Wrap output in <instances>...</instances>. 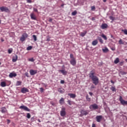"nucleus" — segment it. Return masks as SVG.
Returning <instances> with one entry per match:
<instances>
[{"label":"nucleus","mask_w":127,"mask_h":127,"mask_svg":"<svg viewBox=\"0 0 127 127\" xmlns=\"http://www.w3.org/2000/svg\"><path fill=\"white\" fill-rule=\"evenodd\" d=\"M120 62V59L119 58H117L114 61L115 64H118Z\"/></svg>","instance_id":"21"},{"label":"nucleus","mask_w":127,"mask_h":127,"mask_svg":"<svg viewBox=\"0 0 127 127\" xmlns=\"http://www.w3.org/2000/svg\"><path fill=\"white\" fill-rule=\"evenodd\" d=\"M6 112H7V110L5 107H2L1 108V112L2 113V114H5Z\"/></svg>","instance_id":"14"},{"label":"nucleus","mask_w":127,"mask_h":127,"mask_svg":"<svg viewBox=\"0 0 127 127\" xmlns=\"http://www.w3.org/2000/svg\"><path fill=\"white\" fill-rule=\"evenodd\" d=\"M70 63L71 65H72V66H75L76 63V59H71L70 61Z\"/></svg>","instance_id":"8"},{"label":"nucleus","mask_w":127,"mask_h":127,"mask_svg":"<svg viewBox=\"0 0 127 127\" xmlns=\"http://www.w3.org/2000/svg\"><path fill=\"white\" fill-rule=\"evenodd\" d=\"M121 103L122 104V105H127V101H125V100H123L122 101V102H121Z\"/></svg>","instance_id":"27"},{"label":"nucleus","mask_w":127,"mask_h":127,"mask_svg":"<svg viewBox=\"0 0 127 127\" xmlns=\"http://www.w3.org/2000/svg\"><path fill=\"white\" fill-rule=\"evenodd\" d=\"M64 5H62V6H63Z\"/></svg>","instance_id":"61"},{"label":"nucleus","mask_w":127,"mask_h":127,"mask_svg":"<svg viewBox=\"0 0 127 127\" xmlns=\"http://www.w3.org/2000/svg\"><path fill=\"white\" fill-rule=\"evenodd\" d=\"M98 40H99V42H100V43H102V44L104 43V41L100 37L98 38Z\"/></svg>","instance_id":"31"},{"label":"nucleus","mask_w":127,"mask_h":127,"mask_svg":"<svg viewBox=\"0 0 127 127\" xmlns=\"http://www.w3.org/2000/svg\"><path fill=\"white\" fill-rule=\"evenodd\" d=\"M89 77L92 80V82L94 85H97L99 84V78L94 75V73L91 71L89 73Z\"/></svg>","instance_id":"1"},{"label":"nucleus","mask_w":127,"mask_h":127,"mask_svg":"<svg viewBox=\"0 0 127 127\" xmlns=\"http://www.w3.org/2000/svg\"><path fill=\"white\" fill-rule=\"evenodd\" d=\"M111 49H112V50H113V51H115V48H112Z\"/></svg>","instance_id":"57"},{"label":"nucleus","mask_w":127,"mask_h":127,"mask_svg":"<svg viewBox=\"0 0 127 127\" xmlns=\"http://www.w3.org/2000/svg\"><path fill=\"white\" fill-rule=\"evenodd\" d=\"M70 58H71V59H75L74 58V56H73V54H72L70 55Z\"/></svg>","instance_id":"40"},{"label":"nucleus","mask_w":127,"mask_h":127,"mask_svg":"<svg viewBox=\"0 0 127 127\" xmlns=\"http://www.w3.org/2000/svg\"><path fill=\"white\" fill-rule=\"evenodd\" d=\"M34 11H35L36 12H37L38 11L37 8H34Z\"/></svg>","instance_id":"51"},{"label":"nucleus","mask_w":127,"mask_h":127,"mask_svg":"<svg viewBox=\"0 0 127 127\" xmlns=\"http://www.w3.org/2000/svg\"><path fill=\"white\" fill-rule=\"evenodd\" d=\"M122 31H123V32H124L125 33V34L127 35V30L122 29Z\"/></svg>","instance_id":"35"},{"label":"nucleus","mask_w":127,"mask_h":127,"mask_svg":"<svg viewBox=\"0 0 127 127\" xmlns=\"http://www.w3.org/2000/svg\"><path fill=\"white\" fill-rule=\"evenodd\" d=\"M68 96H69V97L70 98H72V99H75V98H76V95L74 94H72V93H69Z\"/></svg>","instance_id":"17"},{"label":"nucleus","mask_w":127,"mask_h":127,"mask_svg":"<svg viewBox=\"0 0 127 127\" xmlns=\"http://www.w3.org/2000/svg\"><path fill=\"white\" fill-rule=\"evenodd\" d=\"M65 83V81L63 80H62L61 81V84H64Z\"/></svg>","instance_id":"49"},{"label":"nucleus","mask_w":127,"mask_h":127,"mask_svg":"<svg viewBox=\"0 0 127 127\" xmlns=\"http://www.w3.org/2000/svg\"><path fill=\"white\" fill-rule=\"evenodd\" d=\"M32 49V46H29L27 48V50H31Z\"/></svg>","instance_id":"36"},{"label":"nucleus","mask_w":127,"mask_h":127,"mask_svg":"<svg viewBox=\"0 0 127 127\" xmlns=\"http://www.w3.org/2000/svg\"><path fill=\"white\" fill-rule=\"evenodd\" d=\"M109 18H110V19H111V20H115V18H114V17L112 16H110L109 17Z\"/></svg>","instance_id":"39"},{"label":"nucleus","mask_w":127,"mask_h":127,"mask_svg":"<svg viewBox=\"0 0 127 127\" xmlns=\"http://www.w3.org/2000/svg\"><path fill=\"white\" fill-rule=\"evenodd\" d=\"M31 117V115H30V114L28 113L27 114V119H30Z\"/></svg>","instance_id":"37"},{"label":"nucleus","mask_w":127,"mask_h":127,"mask_svg":"<svg viewBox=\"0 0 127 127\" xmlns=\"http://www.w3.org/2000/svg\"><path fill=\"white\" fill-rule=\"evenodd\" d=\"M12 52V50L9 49L8 50V53H9V54H10V53H11Z\"/></svg>","instance_id":"44"},{"label":"nucleus","mask_w":127,"mask_h":127,"mask_svg":"<svg viewBox=\"0 0 127 127\" xmlns=\"http://www.w3.org/2000/svg\"><path fill=\"white\" fill-rule=\"evenodd\" d=\"M42 85H43L44 87H47V85L45 83H42Z\"/></svg>","instance_id":"53"},{"label":"nucleus","mask_w":127,"mask_h":127,"mask_svg":"<svg viewBox=\"0 0 127 127\" xmlns=\"http://www.w3.org/2000/svg\"><path fill=\"white\" fill-rule=\"evenodd\" d=\"M30 16H31V19H33L34 20H36V16H35L33 13L30 14Z\"/></svg>","instance_id":"13"},{"label":"nucleus","mask_w":127,"mask_h":127,"mask_svg":"<svg viewBox=\"0 0 127 127\" xmlns=\"http://www.w3.org/2000/svg\"><path fill=\"white\" fill-rule=\"evenodd\" d=\"M29 61H31V62H33V61H34V60L33 59V58L29 59Z\"/></svg>","instance_id":"45"},{"label":"nucleus","mask_w":127,"mask_h":127,"mask_svg":"<svg viewBox=\"0 0 127 127\" xmlns=\"http://www.w3.org/2000/svg\"><path fill=\"white\" fill-rule=\"evenodd\" d=\"M81 116H87V115L89 114V112H88V111L82 110L81 111Z\"/></svg>","instance_id":"10"},{"label":"nucleus","mask_w":127,"mask_h":127,"mask_svg":"<svg viewBox=\"0 0 127 127\" xmlns=\"http://www.w3.org/2000/svg\"><path fill=\"white\" fill-rule=\"evenodd\" d=\"M111 82L112 84H115V82H114V81H113V80H111Z\"/></svg>","instance_id":"56"},{"label":"nucleus","mask_w":127,"mask_h":127,"mask_svg":"<svg viewBox=\"0 0 127 127\" xmlns=\"http://www.w3.org/2000/svg\"><path fill=\"white\" fill-rule=\"evenodd\" d=\"M86 100L88 101V102H91V98H89V96L87 95L86 97Z\"/></svg>","instance_id":"33"},{"label":"nucleus","mask_w":127,"mask_h":127,"mask_svg":"<svg viewBox=\"0 0 127 127\" xmlns=\"http://www.w3.org/2000/svg\"><path fill=\"white\" fill-rule=\"evenodd\" d=\"M28 75L29 74L28 73H26V76H27V77H29Z\"/></svg>","instance_id":"58"},{"label":"nucleus","mask_w":127,"mask_h":127,"mask_svg":"<svg viewBox=\"0 0 127 127\" xmlns=\"http://www.w3.org/2000/svg\"><path fill=\"white\" fill-rule=\"evenodd\" d=\"M97 44H98V40H97L93 41L92 43V45L93 46H95Z\"/></svg>","instance_id":"18"},{"label":"nucleus","mask_w":127,"mask_h":127,"mask_svg":"<svg viewBox=\"0 0 127 127\" xmlns=\"http://www.w3.org/2000/svg\"><path fill=\"white\" fill-rule=\"evenodd\" d=\"M102 51L103 52H104V53H107V52H109V49L108 48H105V49H103Z\"/></svg>","instance_id":"23"},{"label":"nucleus","mask_w":127,"mask_h":127,"mask_svg":"<svg viewBox=\"0 0 127 127\" xmlns=\"http://www.w3.org/2000/svg\"><path fill=\"white\" fill-rule=\"evenodd\" d=\"M91 20H96V19L95 18V17H92Z\"/></svg>","instance_id":"55"},{"label":"nucleus","mask_w":127,"mask_h":127,"mask_svg":"<svg viewBox=\"0 0 127 127\" xmlns=\"http://www.w3.org/2000/svg\"><path fill=\"white\" fill-rule=\"evenodd\" d=\"M123 100H124V99H123V97L122 96H120V101L121 102H122V101H123Z\"/></svg>","instance_id":"43"},{"label":"nucleus","mask_w":127,"mask_h":127,"mask_svg":"<svg viewBox=\"0 0 127 127\" xmlns=\"http://www.w3.org/2000/svg\"><path fill=\"white\" fill-rule=\"evenodd\" d=\"M33 38L34 39V41H37V37H36V35H33Z\"/></svg>","instance_id":"30"},{"label":"nucleus","mask_w":127,"mask_h":127,"mask_svg":"<svg viewBox=\"0 0 127 127\" xmlns=\"http://www.w3.org/2000/svg\"><path fill=\"white\" fill-rule=\"evenodd\" d=\"M47 41H50V39L48 38V39H47Z\"/></svg>","instance_id":"59"},{"label":"nucleus","mask_w":127,"mask_h":127,"mask_svg":"<svg viewBox=\"0 0 127 127\" xmlns=\"http://www.w3.org/2000/svg\"><path fill=\"white\" fill-rule=\"evenodd\" d=\"M30 75H31V76H33V75H35V74H37V70L30 69Z\"/></svg>","instance_id":"7"},{"label":"nucleus","mask_w":127,"mask_h":127,"mask_svg":"<svg viewBox=\"0 0 127 127\" xmlns=\"http://www.w3.org/2000/svg\"><path fill=\"white\" fill-rule=\"evenodd\" d=\"M28 37V35L26 33H24L22 35V36L21 37L20 40L22 42H23V41H25V39H26Z\"/></svg>","instance_id":"2"},{"label":"nucleus","mask_w":127,"mask_h":127,"mask_svg":"<svg viewBox=\"0 0 127 127\" xmlns=\"http://www.w3.org/2000/svg\"><path fill=\"white\" fill-rule=\"evenodd\" d=\"M0 64H1V63H0Z\"/></svg>","instance_id":"62"},{"label":"nucleus","mask_w":127,"mask_h":127,"mask_svg":"<svg viewBox=\"0 0 127 127\" xmlns=\"http://www.w3.org/2000/svg\"><path fill=\"white\" fill-rule=\"evenodd\" d=\"M22 82L20 81H17L16 82V86H20L21 85Z\"/></svg>","instance_id":"29"},{"label":"nucleus","mask_w":127,"mask_h":127,"mask_svg":"<svg viewBox=\"0 0 127 127\" xmlns=\"http://www.w3.org/2000/svg\"><path fill=\"white\" fill-rule=\"evenodd\" d=\"M40 90L41 93H43V91H44V89H43V88L42 87L40 88Z\"/></svg>","instance_id":"42"},{"label":"nucleus","mask_w":127,"mask_h":127,"mask_svg":"<svg viewBox=\"0 0 127 127\" xmlns=\"http://www.w3.org/2000/svg\"><path fill=\"white\" fill-rule=\"evenodd\" d=\"M96 122L98 123H101V121H102V119L103 118V117L102 116H96Z\"/></svg>","instance_id":"9"},{"label":"nucleus","mask_w":127,"mask_h":127,"mask_svg":"<svg viewBox=\"0 0 127 127\" xmlns=\"http://www.w3.org/2000/svg\"><path fill=\"white\" fill-rule=\"evenodd\" d=\"M67 103L68 104V105H69V106H72V104L71 103V101L68 100Z\"/></svg>","instance_id":"41"},{"label":"nucleus","mask_w":127,"mask_h":127,"mask_svg":"<svg viewBox=\"0 0 127 127\" xmlns=\"http://www.w3.org/2000/svg\"><path fill=\"white\" fill-rule=\"evenodd\" d=\"M87 34V31H85L84 32H81L80 33V36H82V37H84Z\"/></svg>","instance_id":"20"},{"label":"nucleus","mask_w":127,"mask_h":127,"mask_svg":"<svg viewBox=\"0 0 127 127\" xmlns=\"http://www.w3.org/2000/svg\"><path fill=\"white\" fill-rule=\"evenodd\" d=\"M21 92L23 93V94H25V93H27V92H28V89L25 87H24L21 89Z\"/></svg>","instance_id":"12"},{"label":"nucleus","mask_w":127,"mask_h":127,"mask_svg":"<svg viewBox=\"0 0 127 127\" xmlns=\"http://www.w3.org/2000/svg\"><path fill=\"white\" fill-rule=\"evenodd\" d=\"M104 2H106L107 1V0H103Z\"/></svg>","instance_id":"60"},{"label":"nucleus","mask_w":127,"mask_h":127,"mask_svg":"<svg viewBox=\"0 0 127 127\" xmlns=\"http://www.w3.org/2000/svg\"><path fill=\"white\" fill-rule=\"evenodd\" d=\"M77 10H74L73 12L71 13V15L75 16L76 14H77Z\"/></svg>","instance_id":"28"},{"label":"nucleus","mask_w":127,"mask_h":127,"mask_svg":"<svg viewBox=\"0 0 127 127\" xmlns=\"http://www.w3.org/2000/svg\"><path fill=\"white\" fill-rule=\"evenodd\" d=\"M0 85L2 87H5V86H6V83H5V82L2 81L1 82Z\"/></svg>","instance_id":"25"},{"label":"nucleus","mask_w":127,"mask_h":127,"mask_svg":"<svg viewBox=\"0 0 127 127\" xmlns=\"http://www.w3.org/2000/svg\"><path fill=\"white\" fill-rule=\"evenodd\" d=\"M95 8H96V7H95L94 6H91V10H94V9H95Z\"/></svg>","instance_id":"47"},{"label":"nucleus","mask_w":127,"mask_h":127,"mask_svg":"<svg viewBox=\"0 0 127 127\" xmlns=\"http://www.w3.org/2000/svg\"><path fill=\"white\" fill-rule=\"evenodd\" d=\"M16 76H17L16 73H12V72H11V73L9 74V77L10 78H12V77H16Z\"/></svg>","instance_id":"15"},{"label":"nucleus","mask_w":127,"mask_h":127,"mask_svg":"<svg viewBox=\"0 0 127 127\" xmlns=\"http://www.w3.org/2000/svg\"><path fill=\"white\" fill-rule=\"evenodd\" d=\"M98 108H99V107L96 104L91 105L89 106V109H90V110H91V111H94V110H97V109H98Z\"/></svg>","instance_id":"4"},{"label":"nucleus","mask_w":127,"mask_h":127,"mask_svg":"<svg viewBox=\"0 0 127 127\" xmlns=\"http://www.w3.org/2000/svg\"><path fill=\"white\" fill-rule=\"evenodd\" d=\"M110 90L113 91V92H116V91H117V89H116V87L115 86H112L110 88Z\"/></svg>","instance_id":"24"},{"label":"nucleus","mask_w":127,"mask_h":127,"mask_svg":"<svg viewBox=\"0 0 127 127\" xmlns=\"http://www.w3.org/2000/svg\"><path fill=\"white\" fill-rule=\"evenodd\" d=\"M119 44H124V42L123 41V40H122V39H121L119 41Z\"/></svg>","instance_id":"34"},{"label":"nucleus","mask_w":127,"mask_h":127,"mask_svg":"<svg viewBox=\"0 0 127 127\" xmlns=\"http://www.w3.org/2000/svg\"><path fill=\"white\" fill-rule=\"evenodd\" d=\"M0 10H1L2 12L4 11L5 12H10L9 9L6 6H1L0 7Z\"/></svg>","instance_id":"3"},{"label":"nucleus","mask_w":127,"mask_h":127,"mask_svg":"<svg viewBox=\"0 0 127 127\" xmlns=\"http://www.w3.org/2000/svg\"><path fill=\"white\" fill-rule=\"evenodd\" d=\"M65 108H63L62 111H61V117H65L66 116V111H65Z\"/></svg>","instance_id":"6"},{"label":"nucleus","mask_w":127,"mask_h":127,"mask_svg":"<svg viewBox=\"0 0 127 127\" xmlns=\"http://www.w3.org/2000/svg\"><path fill=\"white\" fill-rule=\"evenodd\" d=\"M53 20V19L52 18H50L49 20V21L50 22H52V21Z\"/></svg>","instance_id":"52"},{"label":"nucleus","mask_w":127,"mask_h":127,"mask_svg":"<svg viewBox=\"0 0 127 127\" xmlns=\"http://www.w3.org/2000/svg\"><path fill=\"white\" fill-rule=\"evenodd\" d=\"M17 55H15V56L13 57L12 62H16L17 61Z\"/></svg>","instance_id":"16"},{"label":"nucleus","mask_w":127,"mask_h":127,"mask_svg":"<svg viewBox=\"0 0 127 127\" xmlns=\"http://www.w3.org/2000/svg\"><path fill=\"white\" fill-rule=\"evenodd\" d=\"M101 36L102 38L104 39V40H107L108 38H107V36L105 35L104 34H102Z\"/></svg>","instance_id":"26"},{"label":"nucleus","mask_w":127,"mask_h":127,"mask_svg":"<svg viewBox=\"0 0 127 127\" xmlns=\"http://www.w3.org/2000/svg\"><path fill=\"white\" fill-rule=\"evenodd\" d=\"M120 74H121V75H126V74H127V73L125 72V71H121V72H120Z\"/></svg>","instance_id":"38"},{"label":"nucleus","mask_w":127,"mask_h":127,"mask_svg":"<svg viewBox=\"0 0 127 127\" xmlns=\"http://www.w3.org/2000/svg\"><path fill=\"white\" fill-rule=\"evenodd\" d=\"M27 0V2H28V3H31V2H32L31 0Z\"/></svg>","instance_id":"46"},{"label":"nucleus","mask_w":127,"mask_h":127,"mask_svg":"<svg viewBox=\"0 0 127 127\" xmlns=\"http://www.w3.org/2000/svg\"><path fill=\"white\" fill-rule=\"evenodd\" d=\"M58 91L60 92V93H63V92H64V89L60 88Z\"/></svg>","instance_id":"32"},{"label":"nucleus","mask_w":127,"mask_h":127,"mask_svg":"<svg viewBox=\"0 0 127 127\" xmlns=\"http://www.w3.org/2000/svg\"><path fill=\"white\" fill-rule=\"evenodd\" d=\"M95 88V86L94 85H91V89H94V88Z\"/></svg>","instance_id":"48"},{"label":"nucleus","mask_w":127,"mask_h":127,"mask_svg":"<svg viewBox=\"0 0 127 127\" xmlns=\"http://www.w3.org/2000/svg\"><path fill=\"white\" fill-rule=\"evenodd\" d=\"M19 109L21 110H23L26 112H30V109H29L27 107L22 105L19 107Z\"/></svg>","instance_id":"5"},{"label":"nucleus","mask_w":127,"mask_h":127,"mask_svg":"<svg viewBox=\"0 0 127 127\" xmlns=\"http://www.w3.org/2000/svg\"><path fill=\"white\" fill-rule=\"evenodd\" d=\"M59 72H61L63 75H66L67 74V71L64 70H60Z\"/></svg>","instance_id":"19"},{"label":"nucleus","mask_w":127,"mask_h":127,"mask_svg":"<svg viewBox=\"0 0 127 127\" xmlns=\"http://www.w3.org/2000/svg\"><path fill=\"white\" fill-rule=\"evenodd\" d=\"M120 65H121V66H123V65H124V62H120Z\"/></svg>","instance_id":"50"},{"label":"nucleus","mask_w":127,"mask_h":127,"mask_svg":"<svg viewBox=\"0 0 127 127\" xmlns=\"http://www.w3.org/2000/svg\"><path fill=\"white\" fill-rule=\"evenodd\" d=\"M101 28H102V29H106V28H108V24L106 23L102 24L101 26Z\"/></svg>","instance_id":"11"},{"label":"nucleus","mask_w":127,"mask_h":127,"mask_svg":"<svg viewBox=\"0 0 127 127\" xmlns=\"http://www.w3.org/2000/svg\"><path fill=\"white\" fill-rule=\"evenodd\" d=\"M89 94L90 96H93V93L92 92H89Z\"/></svg>","instance_id":"54"},{"label":"nucleus","mask_w":127,"mask_h":127,"mask_svg":"<svg viewBox=\"0 0 127 127\" xmlns=\"http://www.w3.org/2000/svg\"><path fill=\"white\" fill-rule=\"evenodd\" d=\"M60 104H61V105H63V104H64V98H62L60 100Z\"/></svg>","instance_id":"22"}]
</instances>
